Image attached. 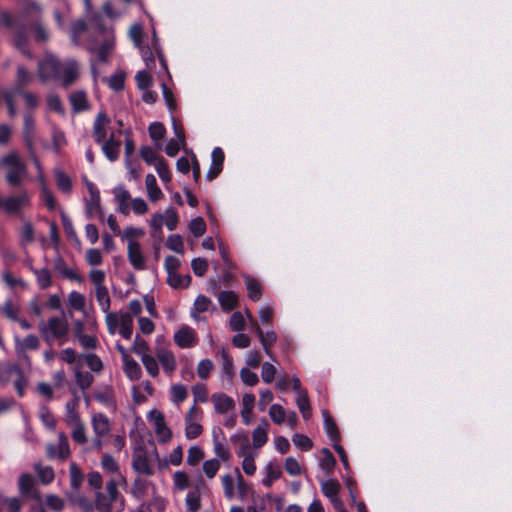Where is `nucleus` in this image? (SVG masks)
<instances>
[{
    "mask_svg": "<svg viewBox=\"0 0 512 512\" xmlns=\"http://www.w3.org/2000/svg\"><path fill=\"white\" fill-rule=\"evenodd\" d=\"M142 362L150 376L156 377L159 373L158 361L156 354H141Z\"/></svg>",
    "mask_w": 512,
    "mask_h": 512,
    "instance_id": "obj_42",
    "label": "nucleus"
},
{
    "mask_svg": "<svg viewBox=\"0 0 512 512\" xmlns=\"http://www.w3.org/2000/svg\"><path fill=\"white\" fill-rule=\"evenodd\" d=\"M0 166L6 167L5 179L9 186L20 187L27 175V168L19 155L16 152L5 155L0 161Z\"/></svg>",
    "mask_w": 512,
    "mask_h": 512,
    "instance_id": "obj_2",
    "label": "nucleus"
},
{
    "mask_svg": "<svg viewBox=\"0 0 512 512\" xmlns=\"http://www.w3.org/2000/svg\"><path fill=\"white\" fill-rule=\"evenodd\" d=\"M135 81L138 89L146 90L152 85V76L148 71L141 70L136 73Z\"/></svg>",
    "mask_w": 512,
    "mask_h": 512,
    "instance_id": "obj_55",
    "label": "nucleus"
},
{
    "mask_svg": "<svg viewBox=\"0 0 512 512\" xmlns=\"http://www.w3.org/2000/svg\"><path fill=\"white\" fill-rule=\"evenodd\" d=\"M145 184L151 201L155 202L163 197V193L158 187L156 178L153 174L146 175Z\"/></svg>",
    "mask_w": 512,
    "mask_h": 512,
    "instance_id": "obj_34",
    "label": "nucleus"
},
{
    "mask_svg": "<svg viewBox=\"0 0 512 512\" xmlns=\"http://www.w3.org/2000/svg\"><path fill=\"white\" fill-rule=\"evenodd\" d=\"M340 485L336 480L328 479L321 482V490L323 494L330 500L337 497L339 493Z\"/></svg>",
    "mask_w": 512,
    "mask_h": 512,
    "instance_id": "obj_45",
    "label": "nucleus"
},
{
    "mask_svg": "<svg viewBox=\"0 0 512 512\" xmlns=\"http://www.w3.org/2000/svg\"><path fill=\"white\" fill-rule=\"evenodd\" d=\"M187 397V389L182 384H176L171 387V399L175 404L183 402Z\"/></svg>",
    "mask_w": 512,
    "mask_h": 512,
    "instance_id": "obj_60",
    "label": "nucleus"
},
{
    "mask_svg": "<svg viewBox=\"0 0 512 512\" xmlns=\"http://www.w3.org/2000/svg\"><path fill=\"white\" fill-rule=\"evenodd\" d=\"M72 427V438L78 444H85L87 442V436L85 432V425L83 422L70 425Z\"/></svg>",
    "mask_w": 512,
    "mask_h": 512,
    "instance_id": "obj_51",
    "label": "nucleus"
},
{
    "mask_svg": "<svg viewBox=\"0 0 512 512\" xmlns=\"http://www.w3.org/2000/svg\"><path fill=\"white\" fill-rule=\"evenodd\" d=\"M189 230L194 237L199 238L206 232V223L202 217H196L189 223Z\"/></svg>",
    "mask_w": 512,
    "mask_h": 512,
    "instance_id": "obj_54",
    "label": "nucleus"
},
{
    "mask_svg": "<svg viewBox=\"0 0 512 512\" xmlns=\"http://www.w3.org/2000/svg\"><path fill=\"white\" fill-rule=\"evenodd\" d=\"M267 427L268 422L266 420H262L261 424L253 430L252 438H253V446L255 448H261L264 446L268 440L267 435Z\"/></svg>",
    "mask_w": 512,
    "mask_h": 512,
    "instance_id": "obj_29",
    "label": "nucleus"
},
{
    "mask_svg": "<svg viewBox=\"0 0 512 512\" xmlns=\"http://www.w3.org/2000/svg\"><path fill=\"white\" fill-rule=\"evenodd\" d=\"M54 173L58 189L63 193L69 194L72 190L71 178L59 169H56Z\"/></svg>",
    "mask_w": 512,
    "mask_h": 512,
    "instance_id": "obj_37",
    "label": "nucleus"
},
{
    "mask_svg": "<svg viewBox=\"0 0 512 512\" xmlns=\"http://www.w3.org/2000/svg\"><path fill=\"white\" fill-rule=\"evenodd\" d=\"M217 297L223 311H231L238 305V297L233 291H221L217 294Z\"/></svg>",
    "mask_w": 512,
    "mask_h": 512,
    "instance_id": "obj_22",
    "label": "nucleus"
},
{
    "mask_svg": "<svg viewBox=\"0 0 512 512\" xmlns=\"http://www.w3.org/2000/svg\"><path fill=\"white\" fill-rule=\"evenodd\" d=\"M70 485L74 490H79L81 487L84 475L75 463H71L69 467Z\"/></svg>",
    "mask_w": 512,
    "mask_h": 512,
    "instance_id": "obj_41",
    "label": "nucleus"
},
{
    "mask_svg": "<svg viewBox=\"0 0 512 512\" xmlns=\"http://www.w3.org/2000/svg\"><path fill=\"white\" fill-rule=\"evenodd\" d=\"M18 489L22 496L30 499H39L40 495L35 488V479L31 474L23 473L18 480Z\"/></svg>",
    "mask_w": 512,
    "mask_h": 512,
    "instance_id": "obj_9",
    "label": "nucleus"
},
{
    "mask_svg": "<svg viewBox=\"0 0 512 512\" xmlns=\"http://www.w3.org/2000/svg\"><path fill=\"white\" fill-rule=\"evenodd\" d=\"M78 64L75 60H70L66 63L63 69L62 86L64 88L70 87L78 78Z\"/></svg>",
    "mask_w": 512,
    "mask_h": 512,
    "instance_id": "obj_21",
    "label": "nucleus"
},
{
    "mask_svg": "<svg viewBox=\"0 0 512 512\" xmlns=\"http://www.w3.org/2000/svg\"><path fill=\"white\" fill-rule=\"evenodd\" d=\"M148 420L153 424L155 433L161 442H167L172 437L171 430L166 426L164 415L154 409L148 414Z\"/></svg>",
    "mask_w": 512,
    "mask_h": 512,
    "instance_id": "obj_7",
    "label": "nucleus"
},
{
    "mask_svg": "<svg viewBox=\"0 0 512 512\" xmlns=\"http://www.w3.org/2000/svg\"><path fill=\"white\" fill-rule=\"evenodd\" d=\"M185 502L186 507L190 512H197L201 507L199 491L197 489L189 491Z\"/></svg>",
    "mask_w": 512,
    "mask_h": 512,
    "instance_id": "obj_49",
    "label": "nucleus"
},
{
    "mask_svg": "<svg viewBox=\"0 0 512 512\" xmlns=\"http://www.w3.org/2000/svg\"><path fill=\"white\" fill-rule=\"evenodd\" d=\"M121 142L114 138L111 134L109 139L102 142V152L111 162L116 161L119 158Z\"/></svg>",
    "mask_w": 512,
    "mask_h": 512,
    "instance_id": "obj_17",
    "label": "nucleus"
},
{
    "mask_svg": "<svg viewBox=\"0 0 512 512\" xmlns=\"http://www.w3.org/2000/svg\"><path fill=\"white\" fill-rule=\"evenodd\" d=\"M148 132L153 141H159L164 138L166 128L161 122H152L148 127Z\"/></svg>",
    "mask_w": 512,
    "mask_h": 512,
    "instance_id": "obj_53",
    "label": "nucleus"
},
{
    "mask_svg": "<svg viewBox=\"0 0 512 512\" xmlns=\"http://www.w3.org/2000/svg\"><path fill=\"white\" fill-rule=\"evenodd\" d=\"M211 401L214 405V409L219 414H225L235 409L234 400L224 393H214L211 396Z\"/></svg>",
    "mask_w": 512,
    "mask_h": 512,
    "instance_id": "obj_14",
    "label": "nucleus"
},
{
    "mask_svg": "<svg viewBox=\"0 0 512 512\" xmlns=\"http://www.w3.org/2000/svg\"><path fill=\"white\" fill-rule=\"evenodd\" d=\"M78 365L87 366L94 372H99L103 368L102 361L96 354H80Z\"/></svg>",
    "mask_w": 512,
    "mask_h": 512,
    "instance_id": "obj_30",
    "label": "nucleus"
},
{
    "mask_svg": "<svg viewBox=\"0 0 512 512\" xmlns=\"http://www.w3.org/2000/svg\"><path fill=\"white\" fill-rule=\"evenodd\" d=\"M69 101L72 106V112L74 114L89 109L87 95L83 90H78L71 93L69 96Z\"/></svg>",
    "mask_w": 512,
    "mask_h": 512,
    "instance_id": "obj_19",
    "label": "nucleus"
},
{
    "mask_svg": "<svg viewBox=\"0 0 512 512\" xmlns=\"http://www.w3.org/2000/svg\"><path fill=\"white\" fill-rule=\"evenodd\" d=\"M141 158L148 164L152 165L158 162L161 156H158L150 146H142L140 148Z\"/></svg>",
    "mask_w": 512,
    "mask_h": 512,
    "instance_id": "obj_63",
    "label": "nucleus"
},
{
    "mask_svg": "<svg viewBox=\"0 0 512 512\" xmlns=\"http://www.w3.org/2000/svg\"><path fill=\"white\" fill-rule=\"evenodd\" d=\"M230 441L234 445H238L239 449L237 451L238 456H242L250 453V443L247 434L245 433H236L230 437Z\"/></svg>",
    "mask_w": 512,
    "mask_h": 512,
    "instance_id": "obj_36",
    "label": "nucleus"
},
{
    "mask_svg": "<svg viewBox=\"0 0 512 512\" xmlns=\"http://www.w3.org/2000/svg\"><path fill=\"white\" fill-rule=\"evenodd\" d=\"M255 405V396L251 393H246L242 398V409L241 416L243 419V423L245 425H249L251 423V413L253 411Z\"/></svg>",
    "mask_w": 512,
    "mask_h": 512,
    "instance_id": "obj_28",
    "label": "nucleus"
},
{
    "mask_svg": "<svg viewBox=\"0 0 512 512\" xmlns=\"http://www.w3.org/2000/svg\"><path fill=\"white\" fill-rule=\"evenodd\" d=\"M122 356L124 362V371L127 377L131 381L138 380L142 374L140 365L130 357L131 354H122Z\"/></svg>",
    "mask_w": 512,
    "mask_h": 512,
    "instance_id": "obj_23",
    "label": "nucleus"
},
{
    "mask_svg": "<svg viewBox=\"0 0 512 512\" xmlns=\"http://www.w3.org/2000/svg\"><path fill=\"white\" fill-rule=\"evenodd\" d=\"M94 398L106 408L112 411L116 410L115 395L113 389L110 386H104L95 390Z\"/></svg>",
    "mask_w": 512,
    "mask_h": 512,
    "instance_id": "obj_15",
    "label": "nucleus"
},
{
    "mask_svg": "<svg viewBox=\"0 0 512 512\" xmlns=\"http://www.w3.org/2000/svg\"><path fill=\"white\" fill-rule=\"evenodd\" d=\"M244 281L248 291V297L254 302L259 301L262 296V288L259 281L250 275H245Z\"/></svg>",
    "mask_w": 512,
    "mask_h": 512,
    "instance_id": "obj_27",
    "label": "nucleus"
},
{
    "mask_svg": "<svg viewBox=\"0 0 512 512\" xmlns=\"http://www.w3.org/2000/svg\"><path fill=\"white\" fill-rule=\"evenodd\" d=\"M82 368L80 365L75 366L74 373L77 385L80 389L85 390L92 385L94 377L91 373L82 371Z\"/></svg>",
    "mask_w": 512,
    "mask_h": 512,
    "instance_id": "obj_33",
    "label": "nucleus"
},
{
    "mask_svg": "<svg viewBox=\"0 0 512 512\" xmlns=\"http://www.w3.org/2000/svg\"><path fill=\"white\" fill-rule=\"evenodd\" d=\"M148 484L149 482L144 478H135L131 485V494L137 499L143 498L147 491Z\"/></svg>",
    "mask_w": 512,
    "mask_h": 512,
    "instance_id": "obj_44",
    "label": "nucleus"
},
{
    "mask_svg": "<svg viewBox=\"0 0 512 512\" xmlns=\"http://www.w3.org/2000/svg\"><path fill=\"white\" fill-rule=\"evenodd\" d=\"M77 407L74 403H66L65 405V422L67 425L76 424L82 422L80 419V415L77 412Z\"/></svg>",
    "mask_w": 512,
    "mask_h": 512,
    "instance_id": "obj_52",
    "label": "nucleus"
},
{
    "mask_svg": "<svg viewBox=\"0 0 512 512\" xmlns=\"http://www.w3.org/2000/svg\"><path fill=\"white\" fill-rule=\"evenodd\" d=\"M109 123L110 118L105 112H99L97 114L93 124V138L96 143L101 144L105 140L107 136L106 125Z\"/></svg>",
    "mask_w": 512,
    "mask_h": 512,
    "instance_id": "obj_13",
    "label": "nucleus"
},
{
    "mask_svg": "<svg viewBox=\"0 0 512 512\" xmlns=\"http://www.w3.org/2000/svg\"><path fill=\"white\" fill-rule=\"evenodd\" d=\"M159 461V455L156 449L150 453L142 447L137 448L132 454L133 470L144 476H152L155 474L154 462Z\"/></svg>",
    "mask_w": 512,
    "mask_h": 512,
    "instance_id": "obj_4",
    "label": "nucleus"
},
{
    "mask_svg": "<svg viewBox=\"0 0 512 512\" xmlns=\"http://www.w3.org/2000/svg\"><path fill=\"white\" fill-rule=\"evenodd\" d=\"M68 301L70 306L77 311H82L85 307L84 296L76 291H72L69 294Z\"/></svg>",
    "mask_w": 512,
    "mask_h": 512,
    "instance_id": "obj_62",
    "label": "nucleus"
},
{
    "mask_svg": "<svg viewBox=\"0 0 512 512\" xmlns=\"http://www.w3.org/2000/svg\"><path fill=\"white\" fill-rule=\"evenodd\" d=\"M256 331L264 351L269 352V349L277 339L276 333L273 330L264 333L258 326L256 327Z\"/></svg>",
    "mask_w": 512,
    "mask_h": 512,
    "instance_id": "obj_43",
    "label": "nucleus"
},
{
    "mask_svg": "<svg viewBox=\"0 0 512 512\" xmlns=\"http://www.w3.org/2000/svg\"><path fill=\"white\" fill-rule=\"evenodd\" d=\"M34 469L37 472V475L43 484H50L54 480L55 474L52 467L42 466L41 464H35Z\"/></svg>",
    "mask_w": 512,
    "mask_h": 512,
    "instance_id": "obj_40",
    "label": "nucleus"
},
{
    "mask_svg": "<svg viewBox=\"0 0 512 512\" xmlns=\"http://www.w3.org/2000/svg\"><path fill=\"white\" fill-rule=\"evenodd\" d=\"M174 341L181 349H189L197 342L195 331L188 327L183 326L174 334Z\"/></svg>",
    "mask_w": 512,
    "mask_h": 512,
    "instance_id": "obj_10",
    "label": "nucleus"
},
{
    "mask_svg": "<svg viewBox=\"0 0 512 512\" xmlns=\"http://www.w3.org/2000/svg\"><path fill=\"white\" fill-rule=\"evenodd\" d=\"M91 425L96 436H106L110 432V422L103 413H94L91 417Z\"/></svg>",
    "mask_w": 512,
    "mask_h": 512,
    "instance_id": "obj_16",
    "label": "nucleus"
},
{
    "mask_svg": "<svg viewBox=\"0 0 512 512\" xmlns=\"http://www.w3.org/2000/svg\"><path fill=\"white\" fill-rule=\"evenodd\" d=\"M0 380L14 383L17 394L22 397L27 386V375L25 371L16 364L0 363Z\"/></svg>",
    "mask_w": 512,
    "mask_h": 512,
    "instance_id": "obj_5",
    "label": "nucleus"
},
{
    "mask_svg": "<svg viewBox=\"0 0 512 512\" xmlns=\"http://www.w3.org/2000/svg\"><path fill=\"white\" fill-rule=\"evenodd\" d=\"M211 158L212 163L206 174V179L208 181H212L217 178L223 170V163L225 159L223 150L220 147L214 148L211 154Z\"/></svg>",
    "mask_w": 512,
    "mask_h": 512,
    "instance_id": "obj_12",
    "label": "nucleus"
},
{
    "mask_svg": "<svg viewBox=\"0 0 512 512\" xmlns=\"http://www.w3.org/2000/svg\"><path fill=\"white\" fill-rule=\"evenodd\" d=\"M60 69V61L52 54H47L38 63V76L43 82L49 79H57L60 75Z\"/></svg>",
    "mask_w": 512,
    "mask_h": 512,
    "instance_id": "obj_6",
    "label": "nucleus"
},
{
    "mask_svg": "<svg viewBox=\"0 0 512 512\" xmlns=\"http://www.w3.org/2000/svg\"><path fill=\"white\" fill-rule=\"evenodd\" d=\"M34 130V119L30 114H26L24 116L23 138L29 149L33 146Z\"/></svg>",
    "mask_w": 512,
    "mask_h": 512,
    "instance_id": "obj_32",
    "label": "nucleus"
},
{
    "mask_svg": "<svg viewBox=\"0 0 512 512\" xmlns=\"http://www.w3.org/2000/svg\"><path fill=\"white\" fill-rule=\"evenodd\" d=\"M191 281L192 278L189 274L180 275L177 273H170L167 277V283L175 289L187 288L190 286Z\"/></svg>",
    "mask_w": 512,
    "mask_h": 512,
    "instance_id": "obj_35",
    "label": "nucleus"
},
{
    "mask_svg": "<svg viewBox=\"0 0 512 512\" xmlns=\"http://www.w3.org/2000/svg\"><path fill=\"white\" fill-rule=\"evenodd\" d=\"M29 269L36 276V281L40 289L45 290L52 286V274L48 268L36 269L30 265Z\"/></svg>",
    "mask_w": 512,
    "mask_h": 512,
    "instance_id": "obj_26",
    "label": "nucleus"
},
{
    "mask_svg": "<svg viewBox=\"0 0 512 512\" xmlns=\"http://www.w3.org/2000/svg\"><path fill=\"white\" fill-rule=\"evenodd\" d=\"M203 428L199 421H185V436L192 440L201 435Z\"/></svg>",
    "mask_w": 512,
    "mask_h": 512,
    "instance_id": "obj_50",
    "label": "nucleus"
},
{
    "mask_svg": "<svg viewBox=\"0 0 512 512\" xmlns=\"http://www.w3.org/2000/svg\"><path fill=\"white\" fill-rule=\"evenodd\" d=\"M29 202V197L26 193L19 196H11L3 200L2 208L8 213L13 214L20 210L23 205Z\"/></svg>",
    "mask_w": 512,
    "mask_h": 512,
    "instance_id": "obj_18",
    "label": "nucleus"
},
{
    "mask_svg": "<svg viewBox=\"0 0 512 512\" xmlns=\"http://www.w3.org/2000/svg\"><path fill=\"white\" fill-rule=\"evenodd\" d=\"M322 417L324 421V430L327 436L330 438L331 441L337 443L340 439L339 431L336 423L334 422L328 410H322Z\"/></svg>",
    "mask_w": 512,
    "mask_h": 512,
    "instance_id": "obj_24",
    "label": "nucleus"
},
{
    "mask_svg": "<svg viewBox=\"0 0 512 512\" xmlns=\"http://www.w3.org/2000/svg\"><path fill=\"white\" fill-rule=\"evenodd\" d=\"M96 298L99 302L103 312H108L110 309V297L108 289L105 286H99L96 288Z\"/></svg>",
    "mask_w": 512,
    "mask_h": 512,
    "instance_id": "obj_48",
    "label": "nucleus"
},
{
    "mask_svg": "<svg viewBox=\"0 0 512 512\" xmlns=\"http://www.w3.org/2000/svg\"><path fill=\"white\" fill-rule=\"evenodd\" d=\"M0 503L6 506L7 512H20L22 508V500L18 497H4Z\"/></svg>",
    "mask_w": 512,
    "mask_h": 512,
    "instance_id": "obj_59",
    "label": "nucleus"
},
{
    "mask_svg": "<svg viewBox=\"0 0 512 512\" xmlns=\"http://www.w3.org/2000/svg\"><path fill=\"white\" fill-rule=\"evenodd\" d=\"M166 246L168 249L183 254L184 253V245L182 237L179 234H172L168 236Z\"/></svg>",
    "mask_w": 512,
    "mask_h": 512,
    "instance_id": "obj_56",
    "label": "nucleus"
},
{
    "mask_svg": "<svg viewBox=\"0 0 512 512\" xmlns=\"http://www.w3.org/2000/svg\"><path fill=\"white\" fill-rule=\"evenodd\" d=\"M125 77L126 74L124 71H119L113 75H111L109 78H105L104 81L108 83V86L116 91H122L125 86Z\"/></svg>",
    "mask_w": 512,
    "mask_h": 512,
    "instance_id": "obj_38",
    "label": "nucleus"
},
{
    "mask_svg": "<svg viewBox=\"0 0 512 512\" xmlns=\"http://www.w3.org/2000/svg\"><path fill=\"white\" fill-rule=\"evenodd\" d=\"M120 334L123 338L129 340L133 334V319L130 314H123L120 318Z\"/></svg>",
    "mask_w": 512,
    "mask_h": 512,
    "instance_id": "obj_39",
    "label": "nucleus"
},
{
    "mask_svg": "<svg viewBox=\"0 0 512 512\" xmlns=\"http://www.w3.org/2000/svg\"><path fill=\"white\" fill-rule=\"evenodd\" d=\"M155 169L163 182L168 183L171 181L169 167L166 160L163 157L158 159V162L155 163Z\"/></svg>",
    "mask_w": 512,
    "mask_h": 512,
    "instance_id": "obj_57",
    "label": "nucleus"
},
{
    "mask_svg": "<svg viewBox=\"0 0 512 512\" xmlns=\"http://www.w3.org/2000/svg\"><path fill=\"white\" fill-rule=\"evenodd\" d=\"M164 222L169 230H174L178 224V213L173 207H169L164 212Z\"/></svg>",
    "mask_w": 512,
    "mask_h": 512,
    "instance_id": "obj_61",
    "label": "nucleus"
},
{
    "mask_svg": "<svg viewBox=\"0 0 512 512\" xmlns=\"http://www.w3.org/2000/svg\"><path fill=\"white\" fill-rule=\"evenodd\" d=\"M266 476L262 480L265 487H271L273 482L282 475L281 468L278 464L269 462L265 467Z\"/></svg>",
    "mask_w": 512,
    "mask_h": 512,
    "instance_id": "obj_31",
    "label": "nucleus"
},
{
    "mask_svg": "<svg viewBox=\"0 0 512 512\" xmlns=\"http://www.w3.org/2000/svg\"><path fill=\"white\" fill-rule=\"evenodd\" d=\"M39 331L48 345L54 343L62 345L68 335V323L64 318L51 317L47 322L41 321L38 324Z\"/></svg>",
    "mask_w": 512,
    "mask_h": 512,
    "instance_id": "obj_1",
    "label": "nucleus"
},
{
    "mask_svg": "<svg viewBox=\"0 0 512 512\" xmlns=\"http://www.w3.org/2000/svg\"><path fill=\"white\" fill-rule=\"evenodd\" d=\"M287 411L279 404H272L269 409V416L278 425L286 420Z\"/></svg>",
    "mask_w": 512,
    "mask_h": 512,
    "instance_id": "obj_47",
    "label": "nucleus"
},
{
    "mask_svg": "<svg viewBox=\"0 0 512 512\" xmlns=\"http://www.w3.org/2000/svg\"><path fill=\"white\" fill-rule=\"evenodd\" d=\"M128 260L130 264L136 270H144L146 268L145 258L141 251L140 243L137 241H129L128 242Z\"/></svg>",
    "mask_w": 512,
    "mask_h": 512,
    "instance_id": "obj_11",
    "label": "nucleus"
},
{
    "mask_svg": "<svg viewBox=\"0 0 512 512\" xmlns=\"http://www.w3.org/2000/svg\"><path fill=\"white\" fill-rule=\"evenodd\" d=\"M158 356V360L162 365V368L165 372H172L176 367V361L174 359L173 354H156Z\"/></svg>",
    "mask_w": 512,
    "mask_h": 512,
    "instance_id": "obj_64",
    "label": "nucleus"
},
{
    "mask_svg": "<svg viewBox=\"0 0 512 512\" xmlns=\"http://www.w3.org/2000/svg\"><path fill=\"white\" fill-rule=\"evenodd\" d=\"M191 268L196 276L202 277L208 270V262L201 257L194 258L191 261Z\"/></svg>",
    "mask_w": 512,
    "mask_h": 512,
    "instance_id": "obj_58",
    "label": "nucleus"
},
{
    "mask_svg": "<svg viewBox=\"0 0 512 512\" xmlns=\"http://www.w3.org/2000/svg\"><path fill=\"white\" fill-rule=\"evenodd\" d=\"M46 450L48 457L51 459H67L70 455V448L67 436L63 432H60L58 434V443L48 444Z\"/></svg>",
    "mask_w": 512,
    "mask_h": 512,
    "instance_id": "obj_8",
    "label": "nucleus"
},
{
    "mask_svg": "<svg viewBox=\"0 0 512 512\" xmlns=\"http://www.w3.org/2000/svg\"><path fill=\"white\" fill-rule=\"evenodd\" d=\"M61 221H62L63 229H64L67 237L71 241H75L76 243L80 244V240H79L77 233L73 227L72 221L65 212H61Z\"/></svg>",
    "mask_w": 512,
    "mask_h": 512,
    "instance_id": "obj_46",
    "label": "nucleus"
},
{
    "mask_svg": "<svg viewBox=\"0 0 512 512\" xmlns=\"http://www.w3.org/2000/svg\"><path fill=\"white\" fill-rule=\"evenodd\" d=\"M106 493L96 492L95 494V507L99 512H111L113 504L117 506L118 510L124 509V499L118 491L115 480L107 482Z\"/></svg>",
    "mask_w": 512,
    "mask_h": 512,
    "instance_id": "obj_3",
    "label": "nucleus"
},
{
    "mask_svg": "<svg viewBox=\"0 0 512 512\" xmlns=\"http://www.w3.org/2000/svg\"><path fill=\"white\" fill-rule=\"evenodd\" d=\"M54 270L59 272L64 278L81 281V277L75 271L67 267L65 260L59 253H57V257L54 259Z\"/></svg>",
    "mask_w": 512,
    "mask_h": 512,
    "instance_id": "obj_25",
    "label": "nucleus"
},
{
    "mask_svg": "<svg viewBox=\"0 0 512 512\" xmlns=\"http://www.w3.org/2000/svg\"><path fill=\"white\" fill-rule=\"evenodd\" d=\"M33 81V75L23 66L17 67L16 79L13 91L15 94L22 93L24 88Z\"/></svg>",
    "mask_w": 512,
    "mask_h": 512,
    "instance_id": "obj_20",
    "label": "nucleus"
}]
</instances>
